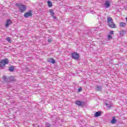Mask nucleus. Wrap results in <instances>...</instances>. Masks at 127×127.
Segmentation results:
<instances>
[{
	"label": "nucleus",
	"instance_id": "1",
	"mask_svg": "<svg viewBox=\"0 0 127 127\" xmlns=\"http://www.w3.org/2000/svg\"><path fill=\"white\" fill-rule=\"evenodd\" d=\"M107 22L109 27H111V28H116V27H117V25H116V24H115V23L114 22V21L113 20V18H112V17H108Z\"/></svg>",
	"mask_w": 127,
	"mask_h": 127
},
{
	"label": "nucleus",
	"instance_id": "2",
	"mask_svg": "<svg viewBox=\"0 0 127 127\" xmlns=\"http://www.w3.org/2000/svg\"><path fill=\"white\" fill-rule=\"evenodd\" d=\"M15 5L16 6L18 7L19 11H20V12H21V13L24 12V11L26 10V5L24 4H19V3H16L15 4Z\"/></svg>",
	"mask_w": 127,
	"mask_h": 127
},
{
	"label": "nucleus",
	"instance_id": "3",
	"mask_svg": "<svg viewBox=\"0 0 127 127\" xmlns=\"http://www.w3.org/2000/svg\"><path fill=\"white\" fill-rule=\"evenodd\" d=\"M8 59H5L0 62V67L3 68L5 66L6 64H8Z\"/></svg>",
	"mask_w": 127,
	"mask_h": 127
},
{
	"label": "nucleus",
	"instance_id": "4",
	"mask_svg": "<svg viewBox=\"0 0 127 127\" xmlns=\"http://www.w3.org/2000/svg\"><path fill=\"white\" fill-rule=\"evenodd\" d=\"M71 58L75 60H78L80 58V55L77 52H74L71 54Z\"/></svg>",
	"mask_w": 127,
	"mask_h": 127
},
{
	"label": "nucleus",
	"instance_id": "5",
	"mask_svg": "<svg viewBox=\"0 0 127 127\" xmlns=\"http://www.w3.org/2000/svg\"><path fill=\"white\" fill-rule=\"evenodd\" d=\"M32 10H30L29 11V12H27L26 13H24V17H25L26 18H27L28 17H29L30 16H32Z\"/></svg>",
	"mask_w": 127,
	"mask_h": 127
},
{
	"label": "nucleus",
	"instance_id": "6",
	"mask_svg": "<svg viewBox=\"0 0 127 127\" xmlns=\"http://www.w3.org/2000/svg\"><path fill=\"white\" fill-rule=\"evenodd\" d=\"M75 104L78 106V107H83L85 105V102L83 101H80L77 100L75 102Z\"/></svg>",
	"mask_w": 127,
	"mask_h": 127
},
{
	"label": "nucleus",
	"instance_id": "7",
	"mask_svg": "<svg viewBox=\"0 0 127 127\" xmlns=\"http://www.w3.org/2000/svg\"><path fill=\"white\" fill-rule=\"evenodd\" d=\"M111 6V1L106 0L104 3V7L105 8H109Z\"/></svg>",
	"mask_w": 127,
	"mask_h": 127
},
{
	"label": "nucleus",
	"instance_id": "8",
	"mask_svg": "<svg viewBox=\"0 0 127 127\" xmlns=\"http://www.w3.org/2000/svg\"><path fill=\"white\" fill-rule=\"evenodd\" d=\"M11 23H12V21L10 19H7L6 21L5 27H8Z\"/></svg>",
	"mask_w": 127,
	"mask_h": 127
},
{
	"label": "nucleus",
	"instance_id": "9",
	"mask_svg": "<svg viewBox=\"0 0 127 127\" xmlns=\"http://www.w3.org/2000/svg\"><path fill=\"white\" fill-rule=\"evenodd\" d=\"M103 87L102 86H97L95 88V91H97V92H101L103 90Z\"/></svg>",
	"mask_w": 127,
	"mask_h": 127
},
{
	"label": "nucleus",
	"instance_id": "10",
	"mask_svg": "<svg viewBox=\"0 0 127 127\" xmlns=\"http://www.w3.org/2000/svg\"><path fill=\"white\" fill-rule=\"evenodd\" d=\"M101 115H102V113H101V112L98 111L95 113L94 117L95 118H98V117H101Z\"/></svg>",
	"mask_w": 127,
	"mask_h": 127
},
{
	"label": "nucleus",
	"instance_id": "11",
	"mask_svg": "<svg viewBox=\"0 0 127 127\" xmlns=\"http://www.w3.org/2000/svg\"><path fill=\"white\" fill-rule=\"evenodd\" d=\"M117 122H118V121L116 119V117H113L112 120L111 121V124L115 125V124L117 123Z\"/></svg>",
	"mask_w": 127,
	"mask_h": 127
},
{
	"label": "nucleus",
	"instance_id": "12",
	"mask_svg": "<svg viewBox=\"0 0 127 127\" xmlns=\"http://www.w3.org/2000/svg\"><path fill=\"white\" fill-rule=\"evenodd\" d=\"M127 33V32L125 31L124 30H122L120 32V35L121 37H123L125 34Z\"/></svg>",
	"mask_w": 127,
	"mask_h": 127
},
{
	"label": "nucleus",
	"instance_id": "13",
	"mask_svg": "<svg viewBox=\"0 0 127 127\" xmlns=\"http://www.w3.org/2000/svg\"><path fill=\"white\" fill-rule=\"evenodd\" d=\"M48 62L49 63H51L52 64H55V61L54 60V59H50L48 60Z\"/></svg>",
	"mask_w": 127,
	"mask_h": 127
},
{
	"label": "nucleus",
	"instance_id": "14",
	"mask_svg": "<svg viewBox=\"0 0 127 127\" xmlns=\"http://www.w3.org/2000/svg\"><path fill=\"white\" fill-rule=\"evenodd\" d=\"M120 26L121 27H126L127 26V23L123 22H121L120 23Z\"/></svg>",
	"mask_w": 127,
	"mask_h": 127
},
{
	"label": "nucleus",
	"instance_id": "15",
	"mask_svg": "<svg viewBox=\"0 0 127 127\" xmlns=\"http://www.w3.org/2000/svg\"><path fill=\"white\" fill-rule=\"evenodd\" d=\"M3 79L4 80V81H6L7 82H9V78H8V77H7V76H3Z\"/></svg>",
	"mask_w": 127,
	"mask_h": 127
},
{
	"label": "nucleus",
	"instance_id": "16",
	"mask_svg": "<svg viewBox=\"0 0 127 127\" xmlns=\"http://www.w3.org/2000/svg\"><path fill=\"white\" fill-rule=\"evenodd\" d=\"M14 70V66H11L10 67H9V71L10 72H13Z\"/></svg>",
	"mask_w": 127,
	"mask_h": 127
},
{
	"label": "nucleus",
	"instance_id": "17",
	"mask_svg": "<svg viewBox=\"0 0 127 127\" xmlns=\"http://www.w3.org/2000/svg\"><path fill=\"white\" fill-rule=\"evenodd\" d=\"M9 81H11L12 82H13L15 81V79L13 78V77L11 76V77H8Z\"/></svg>",
	"mask_w": 127,
	"mask_h": 127
},
{
	"label": "nucleus",
	"instance_id": "18",
	"mask_svg": "<svg viewBox=\"0 0 127 127\" xmlns=\"http://www.w3.org/2000/svg\"><path fill=\"white\" fill-rule=\"evenodd\" d=\"M48 5L49 7H51L52 6V2L51 1H48Z\"/></svg>",
	"mask_w": 127,
	"mask_h": 127
},
{
	"label": "nucleus",
	"instance_id": "19",
	"mask_svg": "<svg viewBox=\"0 0 127 127\" xmlns=\"http://www.w3.org/2000/svg\"><path fill=\"white\" fill-rule=\"evenodd\" d=\"M50 13H52V15H54L55 13H54V10L53 9H51L49 10Z\"/></svg>",
	"mask_w": 127,
	"mask_h": 127
},
{
	"label": "nucleus",
	"instance_id": "20",
	"mask_svg": "<svg viewBox=\"0 0 127 127\" xmlns=\"http://www.w3.org/2000/svg\"><path fill=\"white\" fill-rule=\"evenodd\" d=\"M6 41H8L9 43H11V39L10 37H8L6 39Z\"/></svg>",
	"mask_w": 127,
	"mask_h": 127
},
{
	"label": "nucleus",
	"instance_id": "21",
	"mask_svg": "<svg viewBox=\"0 0 127 127\" xmlns=\"http://www.w3.org/2000/svg\"><path fill=\"white\" fill-rule=\"evenodd\" d=\"M46 127H51V124L49 123L46 124Z\"/></svg>",
	"mask_w": 127,
	"mask_h": 127
},
{
	"label": "nucleus",
	"instance_id": "22",
	"mask_svg": "<svg viewBox=\"0 0 127 127\" xmlns=\"http://www.w3.org/2000/svg\"><path fill=\"white\" fill-rule=\"evenodd\" d=\"M108 40H111V39H113V37H112V36L109 35L108 36Z\"/></svg>",
	"mask_w": 127,
	"mask_h": 127
},
{
	"label": "nucleus",
	"instance_id": "23",
	"mask_svg": "<svg viewBox=\"0 0 127 127\" xmlns=\"http://www.w3.org/2000/svg\"><path fill=\"white\" fill-rule=\"evenodd\" d=\"M107 43H108V40H105L102 41V44H107Z\"/></svg>",
	"mask_w": 127,
	"mask_h": 127
},
{
	"label": "nucleus",
	"instance_id": "24",
	"mask_svg": "<svg viewBox=\"0 0 127 127\" xmlns=\"http://www.w3.org/2000/svg\"><path fill=\"white\" fill-rule=\"evenodd\" d=\"M110 34H111V35H113V34H114V31H110Z\"/></svg>",
	"mask_w": 127,
	"mask_h": 127
},
{
	"label": "nucleus",
	"instance_id": "25",
	"mask_svg": "<svg viewBox=\"0 0 127 127\" xmlns=\"http://www.w3.org/2000/svg\"><path fill=\"white\" fill-rule=\"evenodd\" d=\"M52 17H53L54 19H56V16H54V15H52Z\"/></svg>",
	"mask_w": 127,
	"mask_h": 127
},
{
	"label": "nucleus",
	"instance_id": "26",
	"mask_svg": "<svg viewBox=\"0 0 127 127\" xmlns=\"http://www.w3.org/2000/svg\"><path fill=\"white\" fill-rule=\"evenodd\" d=\"M52 41L51 39H48V42L49 43H51Z\"/></svg>",
	"mask_w": 127,
	"mask_h": 127
},
{
	"label": "nucleus",
	"instance_id": "27",
	"mask_svg": "<svg viewBox=\"0 0 127 127\" xmlns=\"http://www.w3.org/2000/svg\"><path fill=\"white\" fill-rule=\"evenodd\" d=\"M78 92H81V91H82V88H78Z\"/></svg>",
	"mask_w": 127,
	"mask_h": 127
},
{
	"label": "nucleus",
	"instance_id": "28",
	"mask_svg": "<svg viewBox=\"0 0 127 127\" xmlns=\"http://www.w3.org/2000/svg\"><path fill=\"white\" fill-rule=\"evenodd\" d=\"M105 105H106V106H108V107H109V108H111V106H109V104H108L107 103H105Z\"/></svg>",
	"mask_w": 127,
	"mask_h": 127
},
{
	"label": "nucleus",
	"instance_id": "29",
	"mask_svg": "<svg viewBox=\"0 0 127 127\" xmlns=\"http://www.w3.org/2000/svg\"><path fill=\"white\" fill-rule=\"evenodd\" d=\"M56 121V119H54V121L55 122Z\"/></svg>",
	"mask_w": 127,
	"mask_h": 127
}]
</instances>
